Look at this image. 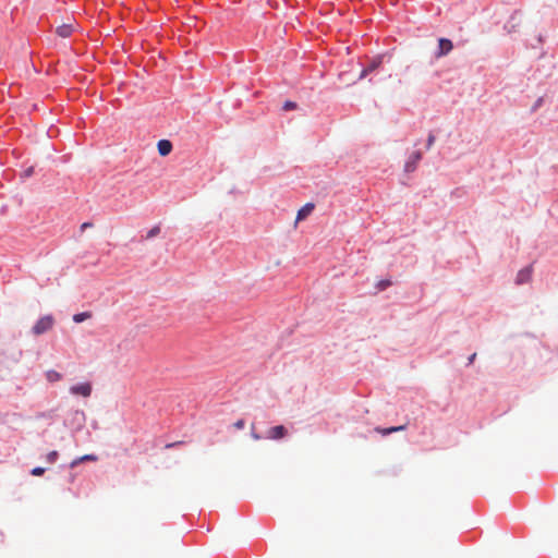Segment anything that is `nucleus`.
Masks as SVG:
<instances>
[{"mask_svg":"<svg viewBox=\"0 0 558 558\" xmlns=\"http://www.w3.org/2000/svg\"><path fill=\"white\" fill-rule=\"evenodd\" d=\"M453 48L452 41L447 38H440L438 40V51L436 52V57L440 58L448 54Z\"/></svg>","mask_w":558,"mask_h":558,"instance_id":"obj_4","label":"nucleus"},{"mask_svg":"<svg viewBox=\"0 0 558 558\" xmlns=\"http://www.w3.org/2000/svg\"><path fill=\"white\" fill-rule=\"evenodd\" d=\"M296 108V104L293 101H286L283 105V110H293Z\"/></svg>","mask_w":558,"mask_h":558,"instance_id":"obj_18","label":"nucleus"},{"mask_svg":"<svg viewBox=\"0 0 558 558\" xmlns=\"http://www.w3.org/2000/svg\"><path fill=\"white\" fill-rule=\"evenodd\" d=\"M58 451L53 450L47 454L46 459L49 463H54L56 460L58 459Z\"/></svg>","mask_w":558,"mask_h":558,"instance_id":"obj_15","label":"nucleus"},{"mask_svg":"<svg viewBox=\"0 0 558 558\" xmlns=\"http://www.w3.org/2000/svg\"><path fill=\"white\" fill-rule=\"evenodd\" d=\"M252 437L256 440L260 439V436L256 433H252Z\"/></svg>","mask_w":558,"mask_h":558,"instance_id":"obj_26","label":"nucleus"},{"mask_svg":"<svg viewBox=\"0 0 558 558\" xmlns=\"http://www.w3.org/2000/svg\"><path fill=\"white\" fill-rule=\"evenodd\" d=\"M97 458L93 454H85L78 459V461H96Z\"/></svg>","mask_w":558,"mask_h":558,"instance_id":"obj_19","label":"nucleus"},{"mask_svg":"<svg viewBox=\"0 0 558 558\" xmlns=\"http://www.w3.org/2000/svg\"><path fill=\"white\" fill-rule=\"evenodd\" d=\"M93 227V223L92 222H84L81 225V230L84 231L85 229H88V228H92Z\"/></svg>","mask_w":558,"mask_h":558,"instance_id":"obj_23","label":"nucleus"},{"mask_svg":"<svg viewBox=\"0 0 558 558\" xmlns=\"http://www.w3.org/2000/svg\"><path fill=\"white\" fill-rule=\"evenodd\" d=\"M181 444H182V441L170 442V444L166 445V448H173V447L179 446Z\"/></svg>","mask_w":558,"mask_h":558,"instance_id":"obj_24","label":"nucleus"},{"mask_svg":"<svg viewBox=\"0 0 558 558\" xmlns=\"http://www.w3.org/2000/svg\"><path fill=\"white\" fill-rule=\"evenodd\" d=\"M71 393L82 396V397H89L92 393V385L89 383H83L75 386H72L70 388Z\"/></svg>","mask_w":558,"mask_h":558,"instance_id":"obj_3","label":"nucleus"},{"mask_svg":"<svg viewBox=\"0 0 558 558\" xmlns=\"http://www.w3.org/2000/svg\"><path fill=\"white\" fill-rule=\"evenodd\" d=\"M380 63H381V58L378 57V58L374 59L367 68H368V70H371L373 72L380 65Z\"/></svg>","mask_w":558,"mask_h":558,"instance_id":"obj_14","label":"nucleus"},{"mask_svg":"<svg viewBox=\"0 0 558 558\" xmlns=\"http://www.w3.org/2000/svg\"><path fill=\"white\" fill-rule=\"evenodd\" d=\"M435 140H436L435 135L433 133H429L428 137H427V142H426V146H425L427 150L432 148V146L435 143Z\"/></svg>","mask_w":558,"mask_h":558,"instance_id":"obj_16","label":"nucleus"},{"mask_svg":"<svg viewBox=\"0 0 558 558\" xmlns=\"http://www.w3.org/2000/svg\"><path fill=\"white\" fill-rule=\"evenodd\" d=\"M404 429H405V425H400V426H393V427H389V428L376 427L375 432L381 434L383 436H386L391 433L400 432V430H404Z\"/></svg>","mask_w":558,"mask_h":558,"instance_id":"obj_9","label":"nucleus"},{"mask_svg":"<svg viewBox=\"0 0 558 558\" xmlns=\"http://www.w3.org/2000/svg\"><path fill=\"white\" fill-rule=\"evenodd\" d=\"M73 32H74L73 23L62 24V25L58 26L56 29V33L62 38L70 37Z\"/></svg>","mask_w":558,"mask_h":558,"instance_id":"obj_7","label":"nucleus"},{"mask_svg":"<svg viewBox=\"0 0 558 558\" xmlns=\"http://www.w3.org/2000/svg\"><path fill=\"white\" fill-rule=\"evenodd\" d=\"M371 72H372V71H371V70H368V68H365V69L361 72V74H360V76H359V80L364 78V77H365L368 73H371Z\"/></svg>","mask_w":558,"mask_h":558,"instance_id":"obj_21","label":"nucleus"},{"mask_svg":"<svg viewBox=\"0 0 558 558\" xmlns=\"http://www.w3.org/2000/svg\"><path fill=\"white\" fill-rule=\"evenodd\" d=\"M422 150L417 149V150H414L408 161L405 162V172H413L415 171L416 169V165L418 163V161L421 160L422 158Z\"/></svg>","mask_w":558,"mask_h":558,"instance_id":"obj_2","label":"nucleus"},{"mask_svg":"<svg viewBox=\"0 0 558 558\" xmlns=\"http://www.w3.org/2000/svg\"><path fill=\"white\" fill-rule=\"evenodd\" d=\"M475 356H476V354H475V353H473V354L469 357V364H471V363L474 361Z\"/></svg>","mask_w":558,"mask_h":558,"instance_id":"obj_25","label":"nucleus"},{"mask_svg":"<svg viewBox=\"0 0 558 558\" xmlns=\"http://www.w3.org/2000/svg\"><path fill=\"white\" fill-rule=\"evenodd\" d=\"M53 324V317L51 315H45L36 322V324L33 326L32 331L35 336H40L50 330Z\"/></svg>","mask_w":558,"mask_h":558,"instance_id":"obj_1","label":"nucleus"},{"mask_svg":"<svg viewBox=\"0 0 558 558\" xmlns=\"http://www.w3.org/2000/svg\"><path fill=\"white\" fill-rule=\"evenodd\" d=\"M31 473L34 476H41L45 473V469L37 466V468H34Z\"/></svg>","mask_w":558,"mask_h":558,"instance_id":"obj_17","label":"nucleus"},{"mask_svg":"<svg viewBox=\"0 0 558 558\" xmlns=\"http://www.w3.org/2000/svg\"><path fill=\"white\" fill-rule=\"evenodd\" d=\"M371 72H372V71H371V70H368V68H365V69L361 72V74H360V76H359V80L364 78V77H365L368 73H371Z\"/></svg>","mask_w":558,"mask_h":558,"instance_id":"obj_22","label":"nucleus"},{"mask_svg":"<svg viewBox=\"0 0 558 558\" xmlns=\"http://www.w3.org/2000/svg\"><path fill=\"white\" fill-rule=\"evenodd\" d=\"M90 317H92L90 312H82V313L75 314L73 316V320L78 324V323H82Z\"/></svg>","mask_w":558,"mask_h":558,"instance_id":"obj_11","label":"nucleus"},{"mask_svg":"<svg viewBox=\"0 0 558 558\" xmlns=\"http://www.w3.org/2000/svg\"><path fill=\"white\" fill-rule=\"evenodd\" d=\"M314 208H315V205L313 203H306L303 207H301L296 214L295 226L300 221L306 219L312 214Z\"/></svg>","mask_w":558,"mask_h":558,"instance_id":"obj_5","label":"nucleus"},{"mask_svg":"<svg viewBox=\"0 0 558 558\" xmlns=\"http://www.w3.org/2000/svg\"><path fill=\"white\" fill-rule=\"evenodd\" d=\"M287 435V429L283 425H277L268 429L267 438L281 439Z\"/></svg>","mask_w":558,"mask_h":558,"instance_id":"obj_6","label":"nucleus"},{"mask_svg":"<svg viewBox=\"0 0 558 558\" xmlns=\"http://www.w3.org/2000/svg\"><path fill=\"white\" fill-rule=\"evenodd\" d=\"M46 378L50 383L59 381L62 378V375L57 371L50 369L46 373Z\"/></svg>","mask_w":558,"mask_h":558,"instance_id":"obj_10","label":"nucleus"},{"mask_svg":"<svg viewBox=\"0 0 558 558\" xmlns=\"http://www.w3.org/2000/svg\"><path fill=\"white\" fill-rule=\"evenodd\" d=\"M78 461H73L72 466L76 465Z\"/></svg>","mask_w":558,"mask_h":558,"instance_id":"obj_28","label":"nucleus"},{"mask_svg":"<svg viewBox=\"0 0 558 558\" xmlns=\"http://www.w3.org/2000/svg\"><path fill=\"white\" fill-rule=\"evenodd\" d=\"M391 286V281L390 280H380L378 283H377V289L379 291H384L386 290L388 287Z\"/></svg>","mask_w":558,"mask_h":558,"instance_id":"obj_13","label":"nucleus"},{"mask_svg":"<svg viewBox=\"0 0 558 558\" xmlns=\"http://www.w3.org/2000/svg\"><path fill=\"white\" fill-rule=\"evenodd\" d=\"M160 233V227L159 226H155L153 227L146 234V239H153L155 236H157L158 234Z\"/></svg>","mask_w":558,"mask_h":558,"instance_id":"obj_12","label":"nucleus"},{"mask_svg":"<svg viewBox=\"0 0 558 558\" xmlns=\"http://www.w3.org/2000/svg\"><path fill=\"white\" fill-rule=\"evenodd\" d=\"M233 426H234L236 429H242V428H244V426H245V422H244V420H238V421L233 424Z\"/></svg>","mask_w":558,"mask_h":558,"instance_id":"obj_20","label":"nucleus"},{"mask_svg":"<svg viewBox=\"0 0 558 558\" xmlns=\"http://www.w3.org/2000/svg\"><path fill=\"white\" fill-rule=\"evenodd\" d=\"M34 170H35V169H34V167L28 168V169L26 170V174H31Z\"/></svg>","mask_w":558,"mask_h":558,"instance_id":"obj_27","label":"nucleus"},{"mask_svg":"<svg viewBox=\"0 0 558 558\" xmlns=\"http://www.w3.org/2000/svg\"><path fill=\"white\" fill-rule=\"evenodd\" d=\"M157 148L160 156H167L172 149V144L168 140H160L157 144Z\"/></svg>","mask_w":558,"mask_h":558,"instance_id":"obj_8","label":"nucleus"}]
</instances>
